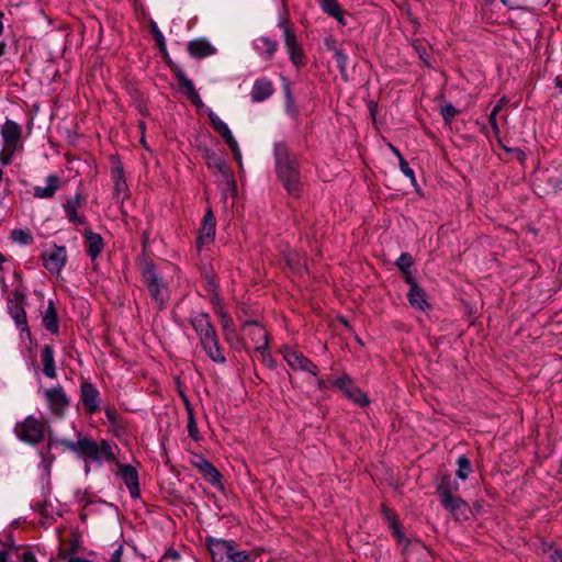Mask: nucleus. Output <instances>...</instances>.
<instances>
[{
  "label": "nucleus",
  "instance_id": "obj_55",
  "mask_svg": "<svg viewBox=\"0 0 562 562\" xmlns=\"http://www.w3.org/2000/svg\"><path fill=\"white\" fill-rule=\"evenodd\" d=\"M505 99H501L498 103L494 108H498V112L503 109V105L505 104Z\"/></svg>",
  "mask_w": 562,
  "mask_h": 562
},
{
  "label": "nucleus",
  "instance_id": "obj_31",
  "mask_svg": "<svg viewBox=\"0 0 562 562\" xmlns=\"http://www.w3.org/2000/svg\"><path fill=\"white\" fill-rule=\"evenodd\" d=\"M350 401L353 403L366 406L369 404V398L367 394H364L360 389H358L355 384L344 393Z\"/></svg>",
  "mask_w": 562,
  "mask_h": 562
},
{
  "label": "nucleus",
  "instance_id": "obj_34",
  "mask_svg": "<svg viewBox=\"0 0 562 562\" xmlns=\"http://www.w3.org/2000/svg\"><path fill=\"white\" fill-rule=\"evenodd\" d=\"M408 284L411 285V290L407 293L409 304L416 310H422V292L416 280Z\"/></svg>",
  "mask_w": 562,
  "mask_h": 562
},
{
  "label": "nucleus",
  "instance_id": "obj_42",
  "mask_svg": "<svg viewBox=\"0 0 562 562\" xmlns=\"http://www.w3.org/2000/svg\"><path fill=\"white\" fill-rule=\"evenodd\" d=\"M188 432H189V436L194 439V440H198L199 439V430H198V425L194 420V417L193 415L190 413L189 414V420H188Z\"/></svg>",
  "mask_w": 562,
  "mask_h": 562
},
{
  "label": "nucleus",
  "instance_id": "obj_18",
  "mask_svg": "<svg viewBox=\"0 0 562 562\" xmlns=\"http://www.w3.org/2000/svg\"><path fill=\"white\" fill-rule=\"evenodd\" d=\"M81 193H77L74 198L68 199L64 203V211L68 221L75 225H83L86 223L85 216L78 215V209L81 205Z\"/></svg>",
  "mask_w": 562,
  "mask_h": 562
},
{
  "label": "nucleus",
  "instance_id": "obj_10",
  "mask_svg": "<svg viewBox=\"0 0 562 562\" xmlns=\"http://www.w3.org/2000/svg\"><path fill=\"white\" fill-rule=\"evenodd\" d=\"M209 119L211 121L213 128L223 137V139L225 140V143L232 150L234 159L241 167V151H240L237 140L235 139V137L232 134L231 130L228 128L227 124L224 121H222L212 111L209 112Z\"/></svg>",
  "mask_w": 562,
  "mask_h": 562
},
{
  "label": "nucleus",
  "instance_id": "obj_4",
  "mask_svg": "<svg viewBox=\"0 0 562 562\" xmlns=\"http://www.w3.org/2000/svg\"><path fill=\"white\" fill-rule=\"evenodd\" d=\"M2 148L0 150V164H11L15 153L22 149V127L12 120H7L1 126Z\"/></svg>",
  "mask_w": 562,
  "mask_h": 562
},
{
  "label": "nucleus",
  "instance_id": "obj_23",
  "mask_svg": "<svg viewBox=\"0 0 562 562\" xmlns=\"http://www.w3.org/2000/svg\"><path fill=\"white\" fill-rule=\"evenodd\" d=\"M41 359L43 364V372L49 379H55L56 368L54 359V349L49 345H45L41 350Z\"/></svg>",
  "mask_w": 562,
  "mask_h": 562
},
{
  "label": "nucleus",
  "instance_id": "obj_52",
  "mask_svg": "<svg viewBox=\"0 0 562 562\" xmlns=\"http://www.w3.org/2000/svg\"><path fill=\"white\" fill-rule=\"evenodd\" d=\"M105 414H106V417H108L111 422H114V411H112V409H106V411H105Z\"/></svg>",
  "mask_w": 562,
  "mask_h": 562
},
{
  "label": "nucleus",
  "instance_id": "obj_30",
  "mask_svg": "<svg viewBox=\"0 0 562 562\" xmlns=\"http://www.w3.org/2000/svg\"><path fill=\"white\" fill-rule=\"evenodd\" d=\"M502 2L510 9H520L543 5L548 0H502Z\"/></svg>",
  "mask_w": 562,
  "mask_h": 562
},
{
  "label": "nucleus",
  "instance_id": "obj_2",
  "mask_svg": "<svg viewBox=\"0 0 562 562\" xmlns=\"http://www.w3.org/2000/svg\"><path fill=\"white\" fill-rule=\"evenodd\" d=\"M65 445L83 458L85 461L95 463L116 461L115 450H117V446L105 439L97 441L90 437H82L77 441H66Z\"/></svg>",
  "mask_w": 562,
  "mask_h": 562
},
{
  "label": "nucleus",
  "instance_id": "obj_50",
  "mask_svg": "<svg viewBox=\"0 0 562 562\" xmlns=\"http://www.w3.org/2000/svg\"><path fill=\"white\" fill-rule=\"evenodd\" d=\"M124 187H125L124 181L117 180L115 182V191L120 192V191H122L124 189Z\"/></svg>",
  "mask_w": 562,
  "mask_h": 562
},
{
  "label": "nucleus",
  "instance_id": "obj_9",
  "mask_svg": "<svg viewBox=\"0 0 562 562\" xmlns=\"http://www.w3.org/2000/svg\"><path fill=\"white\" fill-rule=\"evenodd\" d=\"M441 503L457 519H467L470 512L469 505L459 496L453 495L451 488L440 486Z\"/></svg>",
  "mask_w": 562,
  "mask_h": 562
},
{
  "label": "nucleus",
  "instance_id": "obj_37",
  "mask_svg": "<svg viewBox=\"0 0 562 562\" xmlns=\"http://www.w3.org/2000/svg\"><path fill=\"white\" fill-rule=\"evenodd\" d=\"M11 315H12L13 319L15 321V324L19 327H21V330L30 334L29 328L26 326V316H25L24 310L18 305H15L11 310Z\"/></svg>",
  "mask_w": 562,
  "mask_h": 562
},
{
  "label": "nucleus",
  "instance_id": "obj_54",
  "mask_svg": "<svg viewBox=\"0 0 562 562\" xmlns=\"http://www.w3.org/2000/svg\"><path fill=\"white\" fill-rule=\"evenodd\" d=\"M317 386H318V389H319V390H324V389H326V383H325V381H324V380H318V381H317Z\"/></svg>",
  "mask_w": 562,
  "mask_h": 562
},
{
  "label": "nucleus",
  "instance_id": "obj_43",
  "mask_svg": "<svg viewBox=\"0 0 562 562\" xmlns=\"http://www.w3.org/2000/svg\"><path fill=\"white\" fill-rule=\"evenodd\" d=\"M383 514L387 521L390 522V525L392 526L394 533L396 536H400L398 527L395 520V515L387 508H383Z\"/></svg>",
  "mask_w": 562,
  "mask_h": 562
},
{
  "label": "nucleus",
  "instance_id": "obj_5",
  "mask_svg": "<svg viewBox=\"0 0 562 562\" xmlns=\"http://www.w3.org/2000/svg\"><path fill=\"white\" fill-rule=\"evenodd\" d=\"M143 279L149 291L151 299L159 308H162L169 300V291L167 284L158 277L155 267L146 263L143 269Z\"/></svg>",
  "mask_w": 562,
  "mask_h": 562
},
{
  "label": "nucleus",
  "instance_id": "obj_59",
  "mask_svg": "<svg viewBox=\"0 0 562 562\" xmlns=\"http://www.w3.org/2000/svg\"><path fill=\"white\" fill-rule=\"evenodd\" d=\"M3 171L0 169V181L2 180Z\"/></svg>",
  "mask_w": 562,
  "mask_h": 562
},
{
  "label": "nucleus",
  "instance_id": "obj_45",
  "mask_svg": "<svg viewBox=\"0 0 562 562\" xmlns=\"http://www.w3.org/2000/svg\"><path fill=\"white\" fill-rule=\"evenodd\" d=\"M335 59L340 68L345 67L347 56L341 50H338V49L335 50Z\"/></svg>",
  "mask_w": 562,
  "mask_h": 562
},
{
  "label": "nucleus",
  "instance_id": "obj_58",
  "mask_svg": "<svg viewBox=\"0 0 562 562\" xmlns=\"http://www.w3.org/2000/svg\"><path fill=\"white\" fill-rule=\"evenodd\" d=\"M139 128L142 130V132H144V130H145V123L144 122H139Z\"/></svg>",
  "mask_w": 562,
  "mask_h": 562
},
{
  "label": "nucleus",
  "instance_id": "obj_49",
  "mask_svg": "<svg viewBox=\"0 0 562 562\" xmlns=\"http://www.w3.org/2000/svg\"><path fill=\"white\" fill-rule=\"evenodd\" d=\"M166 557L170 558L173 561H176V560L179 559V553L177 551H175V550H171V551L166 553Z\"/></svg>",
  "mask_w": 562,
  "mask_h": 562
},
{
  "label": "nucleus",
  "instance_id": "obj_1",
  "mask_svg": "<svg viewBox=\"0 0 562 562\" xmlns=\"http://www.w3.org/2000/svg\"><path fill=\"white\" fill-rule=\"evenodd\" d=\"M276 169L279 180L289 194L299 196L302 190L299 165L283 143L274 145Z\"/></svg>",
  "mask_w": 562,
  "mask_h": 562
},
{
  "label": "nucleus",
  "instance_id": "obj_27",
  "mask_svg": "<svg viewBox=\"0 0 562 562\" xmlns=\"http://www.w3.org/2000/svg\"><path fill=\"white\" fill-rule=\"evenodd\" d=\"M396 266L401 270L402 276L406 283H413L415 281L412 267H413V258L408 254H402L396 260Z\"/></svg>",
  "mask_w": 562,
  "mask_h": 562
},
{
  "label": "nucleus",
  "instance_id": "obj_12",
  "mask_svg": "<svg viewBox=\"0 0 562 562\" xmlns=\"http://www.w3.org/2000/svg\"><path fill=\"white\" fill-rule=\"evenodd\" d=\"M43 265L50 272L58 274L67 260L66 248L53 245L42 254Z\"/></svg>",
  "mask_w": 562,
  "mask_h": 562
},
{
  "label": "nucleus",
  "instance_id": "obj_14",
  "mask_svg": "<svg viewBox=\"0 0 562 562\" xmlns=\"http://www.w3.org/2000/svg\"><path fill=\"white\" fill-rule=\"evenodd\" d=\"M123 480L124 484L128 488L132 497L136 498L139 496V483L137 470L130 464H117L116 472Z\"/></svg>",
  "mask_w": 562,
  "mask_h": 562
},
{
  "label": "nucleus",
  "instance_id": "obj_11",
  "mask_svg": "<svg viewBox=\"0 0 562 562\" xmlns=\"http://www.w3.org/2000/svg\"><path fill=\"white\" fill-rule=\"evenodd\" d=\"M44 398L52 414L63 416L69 405V400L60 385L43 390Z\"/></svg>",
  "mask_w": 562,
  "mask_h": 562
},
{
  "label": "nucleus",
  "instance_id": "obj_51",
  "mask_svg": "<svg viewBox=\"0 0 562 562\" xmlns=\"http://www.w3.org/2000/svg\"><path fill=\"white\" fill-rule=\"evenodd\" d=\"M8 555H9L8 551H5V550L0 551V562H8Z\"/></svg>",
  "mask_w": 562,
  "mask_h": 562
},
{
  "label": "nucleus",
  "instance_id": "obj_7",
  "mask_svg": "<svg viewBox=\"0 0 562 562\" xmlns=\"http://www.w3.org/2000/svg\"><path fill=\"white\" fill-rule=\"evenodd\" d=\"M18 438L24 442L36 445L43 440L45 434V422L34 416H27L14 427Z\"/></svg>",
  "mask_w": 562,
  "mask_h": 562
},
{
  "label": "nucleus",
  "instance_id": "obj_39",
  "mask_svg": "<svg viewBox=\"0 0 562 562\" xmlns=\"http://www.w3.org/2000/svg\"><path fill=\"white\" fill-rule=\"evenodd\" d=\"M458 114V110L450 103L441 106V115L446 122H450Z\"/></svg>",
  "mask_w": 562,
  "mask_h": 562
},
{
  "label": "nucleus",
  "instance_id": "obj_19",
  "mask_svg": "<svg viewBox=\"0 0 562 562\" xmlns=\"http://www.w3.org/2000/svg\"><path fill=\"white\" fill-rule=\"evenodd\" d=\"M190 55L195 58H204L215 54L216 48L205 38H196L188 44Z\"/></svg>",
  "mask_w": 562,
  "mask_h": 562
},
{
  "label": "nucleus",
  "instance_id": "obj_60",
  "mask_svg": "<svg viewBox=\"0 0 562 562\" xmlns=\"http://www.w3.org/2000/svg\"><path fill=\"white\" fill-rule=\"evenodd\" d=\"M2 260H3V256H2V255H0V262H1Z\"/></svg>",
  "mask_w": 562,
  "mask_h": 562
},
{
  "label": "nucleus",
  "instance_id": "obj_20",
  "mask_svg": "<svg viewBox=\"0 0 562 562\" xmlns=\"http://www.w3.org/2000/svg\"><path fill=\"white\" fill-rule=\"evenodd\" d=\"M273 83L267 78H259L255 81L251 89V99L255 102H261L273 93Z\"/></svg>",
  "mask_w": 562,
  "mask_h": 562
},
{
  "label": "nucleus",
  "instance_id": "obj_16",
  "mask_svg": "<svg viewBox=\"0 0 562 562\" xmlns=\"http://www.w3.org/2000/svg\"><path fill=\"white\" fill-rule=\"evenodd\" d=\"M80 400L87 413L93 414L99 409V391L92 383L81 384Z\"/></svg>",
  "mask_w": 562,
  "mask_h": 562
},
{
  "label": "nucleus",
  "instance_id": "obj_15",
  "mask_svg": "<svg viewBox=\"0 0 562 562\" xmlns=\"http://www.w3.org/2000/svg\"><path fill=\"white\" fill-rule=\"evenodd\" d=\"M235 542L224 539H211L209 541V551L213 562H224L229 560Z\"/></svg>",
  "mask_w": 562,
  "mask_h": 562
},
{
  "label": "nucleus",
  "instance_id": "obj_38",
  "mask_svg": "<svg viewBox=\"0 0 562 562\" xmlns=\"http://www.w3.org/2000/svg\"><path fill=\"white\" fill-rule=\"evenodd\" d=\"M391 148L400 157L401 170L403 171V173L409 179H412L413 182H415L414 171L408 167V164L402 158L400 151L393 146H391Z\"/></svg>",
  "mask_w": 562,
  "mask_h": 562
},
{
  "label": "nucleus",
  "instance_id": "obj_57",
  "mask_svg": "<svg viewBox=\"0 0 562 562\" xmlns=\"http://www.w3.org/2000/svg\"><path fill=\"white\" fill-rule=\"evenodd\" d=\"M237 338V335H236V330L234 329V334H231V341H228L229 344H233L234 339Z\"/></svg>",
  "mask_w": 562,
  "mask_h": 562
},
{
  "label": "nucleus",
  "instance_id": "obj_41",
  "mask_svg": "<svg viewBox=\"0 0 562 562\" xmlns=\"http://www.w3.org/2000/svg\"><path fill=\"white\" fill-rule=\"evenodd\" d=\"M215 169L220 173H222L227 179V181H232L234 183V180L232 179V175H231L229 168L227 167L225 161H223L222 159H216Z\"/></svg>",
  "mask_w": 562,
  "mask_h": 562
},
{
  "label": "nucleus",
  "instance_id": "obj_47",
  "mask_svg": "<svg viewBox=\"0 0 562 562\" xmlns=\"http://www.w3.org/2000/svg\"><path fill=\"white\" fill-rule=\"evenodd\" d=\"M551 562H562V551L560 549H554L550 554Z\"/></svg>",
  "mask_w": 562,
  "mask_h": 562
},
{
  "label": "nucleus",
  "instance_id": "obj_8",
  "mask_svg": "<svg viewBox=\"0 0 562 562\" xmlns=\"http://www.w3.org/2000/svg\"><path fill=\"white\" fill-rule=\"evenodd\" d=\"M243 333L245 338H248L255 352L259 353L262 360H267L268 352V333L258 323L249 322L243 326Z\"/></svg>",
  "mask_w": 562,
  "mask_h": 562
},
{
  "label": "nucleus",
  "instance_id": "obj_17",
  "mask_svg": "<svg viewBox=\"0 0 562 562\" xmlns=\"http://www.w3.org/2000/svg\"><path fill=\"white\" fill-rule=\"evenodd\" d=\"M215 235V217L211 210H207L204 214L202 225L199 229V236L196 239V245L199 248L202 246L210 244Z\"/></svg>",
  "mask_w": 562,
  "mask_h": 562
},
{
  "label": "nucleus",
  "instance_id": "obj_44",
  "mask_svg": "<svg viewBox=\"0 0 562 562\" xmlns=\"http://www.w3.org/2000/svg\"><path fill=\"white\" fill-rule=\"evenodd\" d=\"M497 113H498V108H494L493 111L490 114V124H491L492 130H493L495 135H498V133H499V127H498V124H497V121H496Z\"/></svg>",
  "mask_w": 562,
  "mask_h": 562
},
{
  "label": "nucleus",
  "instance_id": "obj_35",
  "mask_svg": "<svg viewBox=\"0 0 562 562\" xmlns=\"http://www.w3.org/2000/svg\"><path fill=\"white\" fill-rule=\"evenodd\" d=\"M218 315L222 322V328L225 336L226 341H231V334H234V322L232 317L224 311L220 310Z\"/></svg>",
  "mask_w": 562,
  "mask_h": 562
},
{
  "label": "nucleus",
  "instance_id": "obj_48",
  "mask_svg": "<svg viewBox=\"0 0 562 562\" xmlns=\"http://www.w3.org/2000/svg\"><path fill=\"white\" fill-rule=\"evenodd\" d=\"M23 562H37L33 552L25 551L22 555Z\"/></svg>",
  "mask_w": 562,
  "mask_h": 562
},
{
  "label": "nucleus",
  "instance_id": "obj_33",
  "mask_svg": "<svg viewBox=\"0 0 562 562\" xmlns=\"http://www.w3.org/2000/svg\"><path fill=\"white\" fill-rule=\"evenodd\" d=\"M10 238L20 245H31L34 241L33 235L29 229H13Z\"/></svg>",
  "mask_w": 562,
  "mask_h": 562
},
{
  "label": "nucleus",
  "instance_id": "obj_36",
  "mask_svg": "<svg viewBox=\"0 0 562 562\" xmlns=\"http://www.w3.org/2000/svg\"><path fill=\"white\" fill-rule=\"evenodd\" d=\"M229 562H256V555L245 551L239 550L235 544L232 555L229 557Z\"/></svg>",
  "mask_w": 562,
  "mask_h": 562
},
{
  "label": "nucleus",
  "instance_id": "obj_46",
  "mask_svg": "<svg viewBox=\"0 0 562 562\" xmlns=\"http://www.w3.org/2000/svg\"><path fill=\"white\" fill-rule=\"evenodd\" d=\"M123 554V547L120 546L115 551L112 553L110 562H121Z\"/></svg>",
  "mask_w": 562,
  "mask_h": 562
},
{
  "label": "nucleus",
  "instance_id": "obj_29",
  "mask_svg": "<svg viewBox=\"0 0 562 562\" xmlns=\"http://www.w3.org/2000/svg\"><path fill=\"white\" fill-rule=\"evenodd\" d=\"M43 325L53 334L58 331L57 313L52 301L49 302L48 307L43 316Z\"/></svg>",
  "mask_w": 562,
  "mask_h": 562
},
{
  "label": "nucleus",
  "instance_id": "obj_21",
  "mask_svg": "<svg viewBox=\"0 0 562 562\" xmlns=\"http://www.w3.org/2000/svg\"><path fill=\"white\" fill-rule=\"evenodd\" d=\"M254 48L266 60H270L278 50V42L268 36H260L254 41Z\"/></svg>",
  "mask_w": 562,
  "mask_h": 562
},
{
  "label": "nucleus",
  "instance_id": "obj_26",
  "mask_svg": "<svg viewBox=\"0 0 562 562\" xmlns=\"http://www.w3.org/2000/svg\"><path fill=\"white\" fill-rule=\"evenodd\" d=\"M178 82L180 89L187 94L193 104L198 106L202 105V100L190 79L181 74L178 75Z\"/></svg>",
  "mask_w": 562,
  "mask_h": 562
},
{
  "label": "nucleus",
  "instance_id": "obj_32",
  "mask_svg": "<svg viewBox=\"0 0 562 562\" xmlns=\"http://www.w3.org/2000/svg\"><path fill=\"white\" fill-rule=\"evenodd\" d=\"M458 470L456 475L458 479L464 481L469 477L472 472V465L470 459L467 456H460L457 460Z\"/></svg>",
  "mask_w": 562,
  "mask_h": 562
},
{
  "label": "nucleus",
  "instance_id": "obj_53",
  "mask_svg": "<svg viewBox=\"0 0 562 562\" xmlns=\"http://www.w3.org/2000/svg\"><path fill=\"white\" fill-rule=\"evenodd\" d=\"M555 86L560 89V91L562 92V77H557L555 78Z\"/></svg>",
  "mask_w": 562,
  "mask_h": 562
},
{
  "label": "nucleus",
  "instance_id": "obj_25",
  "mask_svg": "<svg viewBox=\"0 0 562 562\" xmlns=\"http://www.w3.org/2000/svg\"><path fill=\"white\" fill-rule=\"evenodd\" d=\"M193 465L200 469L203 475L211 482L217 483L220 481L221 474L220 472L204 458L196 457L194 461H192Z\"/></svg>",
  "mask_w": 562,
  "mask_h": 562
},
{
  "label": "nucleus",
  "instance_id": "obj_13",
  "mask_svg": "<svg viewBox=\"0 0 562 562\" xmlns=\"http://www.w3.org/2000/svg\"><path fill=\"white\" fill-rule=\"evenodd\" d=\"M283 358L289 367L295 371H304L313 375H317L318 373L317 366L299 350L285 348L283 351Z\"/></svg>",
  "mask_w": 562,
  "mask_h": 562
},
{
  "label": "nucleus",
  "instance_id": "obj_40",
  "mask_svg": "<svg viewBox=\"0 0 562 562\" xmlns=\"http://www.w3.org/2000/svg\"><path fill=\"white\" fill-rule=\"evenodd\" d=\"M334 384L344 393L347 392L349 387L353 385L352 380L348 375H342L338 378Z\"/></svg>",
  "mask_w": 562,
  "mask_h": 562
},
{
  "label": "nucleus",
  "instance_id": "obj_24",
  "mask_svg": "<svg viewBox=\"0 0 562 562\" xmlns=\"http://www.w3.org/2000/svg\"><path fill=\"white\" fill-rule=\"evenodd\" d=\"M85 244L92 259H95L103 250L102 237L92 231L85 232Z\"/></svg>",
  "mask_w": 562,
  "mask_h": 562
},
{
  "label": "nucleus",
  "instance_id": "obj_22",
  "mask_svg": "<svg viewBox=\"0 0 562 562\" xmlns=\"http://www.w3.org/2000/svg\"><path fill=\"white\" fill-rule=\"evenodd\" d=\"M60 188V179L57 176L50 175L46 178V186H36L33 189V195L37 199H49L54 196L56 191Z\"/></svg>",
  "mask_w": 562,
  "mask_h": 562
},
{
  "label": "nucleus",
  "instance_id": "obj_28",
  "mask_svg": "<svg viewBox=\"0 0 562 562\" xmlns=\"http://www.w3.org/2000/svg\"><path fill=\"white\" fill-rule=\"evenodd\" d=\"M321 5L324 12L335 18L340 24H346L342 11L336 0H321Z\"/></svg>",
  "mask_w": 562,
  "mask_h": 562
},
{
  "label": "nucleus",
  "instance_id": "obj_6",
  "mask_svg": "<svg viewBox=\"0 0 562 562\" xmlns=\"http://www.w3.org/2000/svg\"><path fill=\"white\" fill-rule=\"evenodd\" d=\"M278 25L282 31L284 46L291 63L295 67L305 66L306 57L300 43L297 42L296 34L292 27V24L288 20H280Z\"/></svg>",
  "mask_w": 562,
  "mask_h": 562
},
{
  "label": "nucleus",
  "instance_id": "obj_56",
  "mask_svg": "<svg viewBox=\"0 0 562 562\" xmlns=\"http://www.w3.org/2000/svg\"><path fill=\"white\" fill-rule=\"evenodd\" d=\"M216 159H217V158H213L212 160H210V161H209V166H210V167H214V168H215V166H216Z\"/></svg>",
  "mask_w": 562,
  "mask_h": 562
},
{
  "label": "nucleus",
  "instance_id": "obj_3",
  "mask_svg": "<svg viewBox=\"0 0 562 562\" xmlns=\"http://www.w3.org/2000/svg\"><path fill=\"white\" fill-rule=\"evenodd\" d=\"M191 325L195 330L200 345L207 357L216 362L224 364L226 358L220 347L217 334L211 324L210 317L205 313H198L191 317Z\"/></svg>",
  "mask_w": 562,
  "mask_h": 562
}]
</instances>
